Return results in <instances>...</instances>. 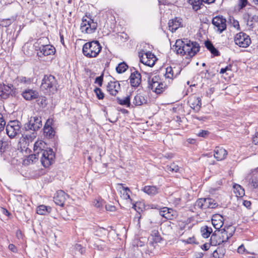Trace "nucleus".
Wrapping results in <instances>:
<instances>
[{"label":"nucleus","mask_w":258,"mask_h":258,"mask_svg":"<svg viewBox=\"0 0 258 258\" xmlns=\"http://www.w3.org/2000/svg\"><path fill=\"white\" fill-rule=\"evenodd\" d=\"M175 47V50L177 54L187 55L189 57L194 56L200 49L197 43L191 42L187 39L184 41L180 39L176 40Z\"/></svg>","instance_id":"obj_1"},{"label":"nucleus","mask_w":258,"mask_h":258,"mask_svg":"<svg viewBox=\"0 0 258 258\" xmlns=\"http://www.w3.org/2000/svg\"><path fill=\"white\" fill-rule=\"evenodd\" d=\"M102 46L98 41L86 43L83 46V53L88 58L96 57L101 50Z\"/></svg>","instance_id":"obj_2"},{"label":"nucleus","mask_w":258,"mask_h":258,"mask_svg":"<svg viewBox=\"0 0 258 258\" xmlns=\"http://www.w3.org/2000/svg\"><path fill=\"white\" fill-rule=\"evenodd\" d=\"M41 89L46 93H54L57 90V81L51 75H45L42 80Z\"/></svg>","instance_id":"obj_3"},{"label":"nucleus","mask_w":258,"mask_h":258,"mask_svg":"<svg viewBox=\"0 0 258 258\" xmlns=\"http://www.w3.org/2000/svg\"><path fill=\"white\" fill-rule=\"evenodd\" d=\"M98 25L91 18L90 14H86L82 19L80 26L81 31L85 34H92L97 29Z\"/></svg>","instance_id":"obj_4"},{"label":"nucleus","mask_w":258,"mask_h":258,"mask_svg":"<svg viewBox=\"0 0 258 258\" xmlns=\"http://www.w3.org/2000/svg\"><path fill=\"white\" fill-rule=\"evenodd\" d=\"M232 236V233L229 235L225 229L215 232L211 236L210 238V243L212 245H220L223 243L227 242L230 237Z\"/></svg>","instance_id":"obj_5"},{"label":"nucleus","mask_w":258,"mask_h":258,"mask_svg":"<svg viewBox=\"0 0 258 258\" xmlns=\"http://www.w3.org/2000/svg\"><path fill=\"white\" fill-rule=\"evenodd\" d=\"M39 155L42 164L45 167L50 166L53 162L55 158L54 153L51 149H45Z\"/></svg>","instance_id":"obj_6"},{"label":"nucleus","mask_w":258,"mask_h":258,"mask_svg":"<svg viewBox=\"0 0 258 258\" xmlns=\"http://www.w3.org/2000/svg\"><path fill=\"white\" fill-rule=\"evenodd\" d=\"M42 125L41 117L33 116L31 117L28 122L25 124L24 128L26 131L31 130L33 132H35L42 126Z\"/></svg>","instance_id":"obj_7"},{"label":"nucleus","mask_w":258,"mask_h":258,"mask_svg":"<svg viewBox=\"0 0 258 258\" xmlns=\"http://www.w3.org/2000/svg\"><path fill=\"white\" fill-rule=\"evenodd\" d=\"M139 56L141 62L149 67L153 66L156 60L155 55L149 51L146 52L144 51H141L139 52Z\"/></svg>","instance_id":"obj_8"},{"label":"nucleus","mask_w":258,"mask_h":258,"mask_svg":"<svg viewBox=\"0 0 258 258\" xmlns=\"http://www.w3.org/2000/svg\"><path fill=\"white\" fill-rule=\"evenodd\" d=\"M234 41L236 45L243 48H246L251 43L249 36L243 32L237 34L235 36Z\"/></svg>","instance_id":"obj_9"},{"label":"nucleus","mask_w":258,"mask_h":258,"mask_svg":"<svg viewBox=\"0 0 258 258\" xmlns=\"http://www.w3.org/2000/svg\"><path fill=\"white\" fill-rule=\"evenodd\" d=\"M20 122L17 120L11 121L6 126V132L10 138H14L20 132Z\"/></svg>","instance_id":"obj_10"},{"label":"nucleus","mask_w":258,"mask_h":258,"mask_svg":"<svg viewBox=\"0 0 258 258\" xmlns=\"http://www.w3.org/2000/svg\"><path fill=\"white\" fill-rule=\"evenodd\" d=\"M15 95L16 89L13 85H0V98L5 99L8 98L10 95L15 96Z\"/></svg>","instance_id":"obj_11"},{"label":"nucleus","mask_w":258,"mask_h":258,"mask_svg":"<svg viewBox=\"0 0 258 258\" xmlns=\"http://www.w3.org/2000/svg\"><path fill=\"white\" fill-rule=\"evenodd\" d=\"M163 83L158 81V78L156 76L148 81V88L157 94H160L164 89Z\"/></svg>","instance_id":"obj_12"},{"label":"nucleus","mask_w":258,"mask_h":258,"mask_svg":"<svg viewBox=\"0 0 258 258\" xmlns=\"http://www.w3.org/2000/svg\"><path fill=\"white\" fill-rule=\"evenodd\" d=\"M36 136V132H32L31 135H23L19 142L21 147L27 149L29 144L33 141Z\"/></svg>","instance_id":"obj_13"},{"label":"nucleus","mask_w":258,"mask_h":258,"mask_svg":"<svg viewBox=\"0 0 258 258\" xmlns=\"http://www.w3.org/2000/svg\"><path fill=\"white\" fill-rule=\"evenodd\" d=\"M226 20L220 17H215L212 20V24L217 28V31L221 33L226 28Z\"/></svg>","instance_id":"obj_14"},{"label":"nucleus","mask_w":258,"mask_h":258,"mask_svg":"<svg viewBox=\"0 0 258 258\" xmlns=\"http://www.w3.org/2000/svg\"><path fill=\"white\" fill-rule=\"evenodd\" d=\"M68 197V195L63 190H58L53 197V201L57 205L62 207Z\"/></svg>","instance_id":"obj_15"},{"label":"nucleus","mask_w":258,"mask_h":258,"mask_svg":"<svg viewBox=\"0 0 258 258\" xmlns=\"http://www.w3.org/2000/svg\"><path fill=\"white\" fill-rule=\"evenodd\" d=\"M181 69L179 67H169L166 69L165 77L173 79L176 77L180 73Z\"/></svg>","instance_id":"obj_16"},{"label":"nucleus","mask_w":258,"mask_h":258,"mask_svg":"<svg viewBox=\"0 0 258 258\" xmlns=\"http://www.w3.org/2000/svg\"><path fill=\"white\" fill-rule=\"evenodd\" d=\"M182 27V20L181 18L176 17L169 20L168 22L169 30L172 32H175L178 28Z\"/></svg>","instance_id":"obj_17"},{"label":"nucleus","mask_w":258,"mask_h":258,"mask_svg":"<svg viewBox=\"0 0 258 258\" xmlns=\"http://www.w3.org/2000/svg\"><path fill=\"white\" fill-rule=\"evenodd\" d=\"M120 84L118 82L110 81L107 86V92L112 96H115L120 90Z\"/></svg>","instance_id":"obj_18"},{"label":"nucleus","mask_w":258,"mask_h":258,"mask_svg":"<svg viewBox=\"0 0 258 258\" xmlns=\"http://www.w3.org/2000/svg\"><path fill=\"white\" fill-rule=\"evenodd\" d=\"M130 83L132 87H138L141 82V75L137 71H135L131 75Z\"/></svg>","instance_id":"obj_19"},{"label":"nucleus","mask_w":258,"mask_h":258,"mask_svg":"<svg viewBox=\"0 0 258 258\" xmlns=\"http://www.w3.org/2000/svg\"><path fill=\"white\" fill-rule=\"evenodd\" d=\"M190 107L196 112H198L201 107V99L199 97L194 96L190 97L188 101Z\"/></svg>","instance_id":"obj_20"},{"label":"nucleus","mask_w":258,"mask_h":258,"mask_svg":"<svg viewBox=\"0 0 258 258\" xmlns=\"http://www.w3.org/2000/svg\"><path fill=\"white\" fill-rule=\"evenodd\" d=\"M227 155V151L222 147H217L214 150V156L218 161L224 160L226 158Z\"/></svg>","instance_id":"obj_21"},{"label":"nucleus","mask_w":258,"mask_h":258,"mask_svg":"<svg viewBox=\"0 0 258 258\" xmlns=\"http://www.w3.org/2000/svg\"><path fill=\"white\" fill-rule=\"evenodd\" d=\"M23 98L26 100H31L37 98L39 95L38 93L32 89H26L22 93Z\"/></svg>","instance_id":"obj_22"},{"label":"nucleus","mask_w":258,"mask_h":258,"mask_svg":"<svg viewBox=\"0 0 258 258\" xmlns=\"http://www.w3.org/2000/svg\"><path fill=\"white\" fill-rule=\"evenodd\" d=\"M212 223L214 227L219 230L223 225V218L219 214L215 215L212 218Z\"/></svg>","instance_id":"obj_23"},{"label":"nucleus","mask_w":258,"mask_h":258,"mask_svg":"<svg viewBox=\"0 0 258 258\" xmlns=\"http://www.w3.org/2000/svg\"><path fill=\"white\" fill-rule=\"evenodd\" d=\"M118 185L119 186L118 190L119 191L120 197L124 200H129L132 202V200L130 198V194L131 192L129 188L123 186V184L119 183Z\"/></svg>","instance_id":"obj_24"},{"label":"nucleus","mask_w":258,"mask_h":258,"mask_svg":"<svg viewBox=\"0 0 258 258\" xmlns=\"http://www.w3.org/2000/svg\"><path fill=\"white\" fill-rule=\"evenodd\" d=\"M147 103V97L144 95L139 93L134 98L133 103L136 106H140Z\"/></svg>","instance_id":"obj_25"},{"label":"nucleus","mask_w":258,"mask_h":258,"mask_svg":"<svg viewBox=\"0 0 258 258\" xmlns=\"http://www.w3.org/2000/svg\"><path fill=\"white\" fill-rule=\"evenodd\" d=\"M39 49L40 53L45 56L53 54L55 51V48L51 45H42Z\"/></svg>","instance_id":"obj_26"},{"label":"nucleus","mask_w":258,"mask_h":258,"mask_svg":"<svg viewBox=\"0 0 258 258\" xmlns=\"http://www.w3.org/2000/svg\"><path fill=\"white\" fill-rule=\"evenodd\" d=\"M45 143L42 141H38L35 143L33 146L34 152L37 154V156L39 157V155L44 150Z\"/></svg>","instance_id":"obj_27"},{"label":"nucleus","mask_w":258,"mask_h":258,"mask_svg":"<svg viewBox=\"0 0 258 258\" xmlns=\"http://www.w3.org/2000/svg\"><path fill=\"white\" fill-rule=\"evenodd\" d=\"M144 192L150 196H154L159 191V188L156 186H145L142 189Z\"/></svg>","instance_id":"obj_28"},{"label":"nucleus","mask_w":258,"mask_h":258,"mask_svg":"<svg viewBox=\"0 0 258 258\" xmlns=\"http://www.w3.org/2000/svg\"><path fill=\"white\" fill-rule=\"evenodd\" d=\"M51 211L50 207H47L44 205L39 206L37 208V213L41 215H45L50 213Z\"/></svg>","instance_id":"obj_29"},{"label":"nucleus","mask_w":258,"mask_h":258,"mask_svg":"<svg viewBox=\"0 0 258 258\" xmlns=\"http://www.w3.org/2000/svg\"><path fill=\"white\" fill-rule=\"evenodd\" d=\"M205 209L208 208H215L218 206V204L215 201L211 198H205Z\"/></svg>","instance_id":"obj_30"},{"label":"nucleus","mask_w":258,"mask_h":258,"mask_svg":"<svg viewBox=\"0 0 258 258\" xmlns=\"http://www.w3.org/2000/svg\"><path fill=\"white\" fill-rule=\"evenodd\" d=\"M164 209L167 210L165 219L168 220H172L175 218L177 216V212L173 209L171 208H168L167 207H164Z\"/></svg>","instance_id":"obj_31"},{"label":"nucleus","mask_w":258,"mask_h":258,"mask_svg":"<svg viewBox=\"0 0 258 258\" xmlns=\"http://www.w3.org/2000/svg\"><path fill=\"white\" fill-rule=\"evenodd\" d=\"M207 48L211 52V53L215 56L219 55V52L215 48L213 44L209 41H206L205 43Z\"/></svg>","instance_id":"obj_32"},{"label":"nucleus","mask_w":258,"mask_h":258,"mask_svg":"<svg viewBox=\"0 0 258 258\" xmlns=\"http://www.w3.org/2000/svg\"><path fill=\"white\" fill-rule=\"evenodd\" d=\"M43 130L44 136L47 138L51 139L54 136V131L51 126L45 125Z\"/></svg>","instance_id":"obj_33"},{"label":"nucleus","mask_w":258,"mask_h":258,"mask_svg":"<svg viewBox=\"0 0 258 258\" xmlns=\"http://www.w3.org/2000/svg\"><path fill=\"white\" fill-rule=\"evenodd\" d=\"M225 249L222 247H218L213 252V256L215 258H222L225 253Z\"/></svg>","instance_id":"obj_34"},{"label":"nucleus","mask_w":258,"mask_h":258,"mask_svg":"<svg viewBox=\"0 0 258 258\" xmlns=\"http://www.w3.org/2000/svg\"><path fill=\"white\" fill-rule=\"evenodd\" d=\"M246 18L247 19V24L250 26H252L254 23L258 22V16L256 15L248 14Z\"/></svg>","instance_id":"obj_35"},{"label":"nucleus","mask_w":258,"mask_h":258,"mask_svg":"<svg viewBox=\"0 0 258 258\" xmlns=\"http://www.w3.org/2000/svg\"><path fill=\"white\" fill-rule=\"evenodd\" d=\"M234 192L236 197H242L244 195V190L243 188L239 184H235L233 185Z\"/></svg>","instance_id":"obj_36"},{"label":"nucleus","mask_w":258,"mask_h":258,"mask_svg":"<svg viewBox=\"0 0 258 258\" xmlns=\"http://www.w3.org/2000/svg\"><path fill=\"white\" fill-rule=\"evenodd\" d=\"M182 168L174 163L170 166H167V171L168 172H180Z\"/></svg>","instance_id":"obj_37"},{"label":"nucleus","mask_w":258,"mask_h":258,"mask_svg":"<svg viewBox=\"0 0 258 258\" xmlns=\"http://www.w3.org/2000/svg\"><path fill=\"white\" fill-rule=\"evenodd\" d=\"M127 67L128 66L125 62H121L116 67V70L117 73H122L126 70Z\"/></svg>","instance_id":"obj_38"},{"label":"nucleus","mask_w":258,"mask_h":258,"mask_svg":"<svg viewBox=\"0 0 258 258\" xmlns=\"http://www.w3.org/2000/svg\"><path fill=\"white\" fill-rule=\"evenodd\" d=\"M118 102L119 104L122 105H125L129 107L131 104L130 96H126L123 99H117Z\"/></svg>","instance_id":"obj_39"},{"label":"nucleus","mask_w":258,"mask_h":258,"mask_svg":"<svg viewBox=\"0 0 258 258\" xmlns=\"http://www.w3.org/2000/svg\"><path fill=\"white\" fill-rule=\"evenodd\" d=\"M14 21V19L13 18L3 19L0 21V25L2 27H7L9 26Z\"/></svg>","instance_id":"obj_40"},{"label":"nucleus","mask_w":258,"mask_h":258,"mask_svg":"<svg viewBox=\"0 0 258 258\" xmlns=\"http://www.w3.org/2000/svg\"><path fill=\"white\" fill-rule=\"evenodd\" d=\"M202 235L204 238H208L212 232L211 228L208 226H205L204 228L202 229Z\"/></svg>","instance_id":"obj_41"},{"label":"nucleus","mask_w":258,"mask_h":258,"mask_svg":"<svg viewBox=\"0 0 258 258\" xmlns=\"http://www.w3.org/2000/svg\"><path fill=\"white\" fill-rule=\"evenodd\" d=\"M189 4L191 5L194 9H198L202 4V0H188Z\"/></svg>","instance_id":"obj_42"},{"label":"nucleus","mask_w":258,"mask_h":258,"mask_svg":"<svg viewBox=\"0 0 258 258\" xmlns=\"http://www.w3.org/2000/svg\"><path fill=\"white\" fill-rule=\"evenodd\" d=\"M74 249L76 250V252H78L81 254H84L85 252V247L80 244H76L74 246Z\"/></svg>","instance_id":"obj_43"},{"label":"nucleus","mask_w":258,"mask_h":258,"mask_svg":"<svg viewBox=\"0 0 258 258\" xmlns=\"http://www.w3.org/2000/svg\"><path fill=\"white\" fill-rule=\"evenodd\" d=\"M205 198L198 199L195 204V206L199 208L205 209Z\"/></svg>","instance_id":"obj_44"},{"label":"nucleus","mask_w":258,"mask_h":258,"mask_svg":"<svg viewBox=\"0 0 258 258\" xmlns=\"http://www.w3.org/2000/svg\"><path fill=\"white\" fill-rule=\"evenodd\" d=\"M94 92L95 93L98 99L101 100L104 98V93L100 88H96L94 89Z\"/></svg>","instance_id":"obj_45"},{"label":"nucleus","mask_w":258,"mask_h":258,"mask_svg":"<svg viewBox=\"0 0 258 258\" xmlns=\"http://www.w3.org/2000/svg\"><path fill=\"white\" fill-rule=\"evenodd\" d=\"M37 154H32L29 155L27 159L25 160H24L25 164H31L34 161V160L36 159Z\"/></svg>","instance_id":"obj_46"},{"label":"nucleus","mask_w":258,"mask_h":258,"mask_svg":"<svg viewBox=\"0 0 258 258\" xmlns=\"http://www.w3.org/2000/svg\"><path fill=\"white\" fill-rule=\"evenodd\" d=\"M6 125V121L4 119L3 115L0 113V132L4 130Z\"/></svg>","instance_id":"obj_47"},{"label":"nucleus","mask_w":258,"mask_h":258,"mask_svg":"<svg viewBox=\"0 0 258 258\" xmlns=\"http://www.w3.org/2000/svg\"><path fill=\"white\" fill-rule=\"evenodd\" d=\"M209 135V132L208 131H205V130H201L198 134V136L203 137V138L207 137Z\"/></svg>","instance_id":"obj_48"},{"label":"nucleus","mask_w":258,"mask_h":258,"mask_svg":"<svg viewBox=\"0 0 258 258\" xmlns=\"http://www.w3.org/2000/svg\"><path fill=\"white\" fill-rule=\"evenodd\" d=\"M141 217L140 214L138 213L134 218V222L138 226H140Z\"/></svg>","instance_id":"obj_49"},{"label":"nucleus","mask_w":258,"mask_h":258,"mask_svg":"<svg viewBox=\"0 0 258 258\" xmlns=\"http://www.w3.org/2000/svg\"><path fill=\"white\" fill-rule=\"evenodd\" d=\"M93 205L96 208H100L102 206V203L99 200H95L93 202Z\"/></svg>","instance_id":"obj_50"},{"label":"nucleus","mask_w":258,"mask_h":258,"mask_svg":"<svg viewBox=\"0 0 258 258\" xmlns=\"http://www.w3.org/2000/svg\"><path fill=\"white\" fill-rule=\"evenodd\" d=\"M103 82V77L99 76L96 78L95 83L98 84L99 86H101Z\"/></svg>","instance_id":"obj_51"},{"label":"nucleus","mask_w":258,"mask_h":258,"mask_svg":"<svg viewBox=\"0 0 258 258\" xmlns=\"http://www.w3.org/2000/svg\"><path fill=\"white\" fill-rule=\"evenodd\" d=\"M247 3V0H239V6L240 9H242L246 6Z\"/></svg>","instance_id":"obj_52"},{"label":"nucleus","mask_w":258,"mask_h":258,"mask_svg":"<svg viewBox=\"0 0 258 258\" xmlns=\"http://www.w3.org/2000/svg\"><path fill=\"white\" fill-rule=\"evenodd\" d=\"M20 80L21 82H23L25 84H30L31 82L30 78H26V77H22Z\"/></svg>","instance_id":"obj_53"},{"label":"nucleus","mask_w":258,"mask_h":258,"mask_svg":"<svg viewBox=\"0 0 258 258\" xmlns=\"http://www.w3.org/2000/svg\"><path fill=\"white\" fill-rule=\"evenodd\" d=\"M8 247L10 250L14 252H17V248L13 244H10Z\"/></svg>","instance_id":"obj_54"},{"label":"nucleus","mask_w":258,"mask_h":258,"mask_svg":"<svg viewBox=\"0 0 258 258\" xmlns=\"http://www.w3.org/2000/svg\"><path fill=\"white\" fill-rule=\"evenodd\" d=\"M159 214L160 215L162 216L163 217L165 218L166 214L167 213V210H165L164 209V207L159 209Z\"/></svg>","instance_id":"obj_55"},{"label":"nucleus","mask_w":258,"mask_h":258,"mask_svg":"<svg viewBox=\"0 0 258 258\" xmlns=\"http://www.w3.org/2000/svg\"><path fill=\"white\" fill-rule=\"evenodd\" d=\"M245 248L243 245H240L239 246L237 249V251L238 253H243L244 251Z\"/></svg>","instance_id":"obj_56"},{"label":"nucleus","mask_w":258,"mask_h":258,"mask_svg":"<svg viewBox=\"0 0 258 258\" xmlns=\"http://www.w3.org/2000/svg\"><path fill=\"white\" fill-rule=\"evenodd\" d=\"M253 142L255 145H258V136L257 133H256L253 138Z\"/></svg>","instance_id":"obj_57"},{"label":"nucleus","mask_w":258,"mask_h":258,"mask_svg":"<svg viewBox=\"0 0 258 258\" xmlns=\"http://www.w3.org/2000/svg\"><path fill=\"white\" fill-rule=\"evenodd\" d=\"M243 205L246 208H249L251 206V203L250 201H244Z\"/></svg>","instance_id":"obj_58"},{"label":"nucleus","mask_w":258,"mask_h":258,"mask_svg":"<svg viewBox=\"0 0 258 258\" xmlns=\"http://www.w3.org/2000/svg\"><path fill=\"white\" fill-rule=\"evenodd\" d=\"M192 117L194 119H198L199 120H202V121H205V119L206 118L205 117H198L196 115H193Z\"/></svg>","instance_id":"obj_59"},{"label":"nucleus","mask_w":258,"mask_h":258,"mask_svg":"<svg viewBox=\"0 0 258 258\" xmlns=\"http://www.w3.org/2000/svg\"><path fill=\"white\" fill-rule=\"evenodd\" d=\"M210 245L208 243H205L202 246V248L205 250H207L209 249Z\"/></svg>","instance_id":"obj_60"},{"label":"nucleus","mask_w":258,"mask_h":258,"mask_svg":"<svg viewBox=\"0 0 258 258\" xmlns=\"http://www.w3.org/2000/svg\"><path fill=\"white\" fill-rule=\"evenodd\" d=\"M230 70V68L229 67H226L225 68H222L220 70V74H224L227 71Z\"/></svg>","instance_id":"obj_61"},{"label":"nucleus","mask_w":258,"mask_h":258,"mask_svg":"<svg viewBox=\"0 0 258 258\" xmlns=\"http://www.w3.org/2000/svg\"><path fill=\"white\" fill-rule=\"evenodd\" d=\"M5 151L4 148L3 147V142L0 141V152L2 153Z\"/></svg>","instance_id":"obj_62"},{"label":"nucleus","mask_w":258,"mask_h":258,"mask_svg":"<svg viewBox=\"0 0 258 258\" xmlns=\"http://www.w3.org/2000/svg\"><path fill=\"white\" fill-rule=\"evenodd\" d=\"M203 2L206 3V4H212L215 2V0H202Z\"/></svg>","instance_id":"obj_63"},{"label":"nucleus","mask_w":258,"mask_h":258,"mask_svg":"<svg viewBox=\"0 0 258 258\" xmlns=\"http://www.w3.org/2000/svg\"><path fill=\"white\" fill-rule=\"evenodd\" d=\"M234 26L235 28H238L239 27V25L238 21H234Z\"/></svg>","instance_id":"obj_64"}]
</instances>
